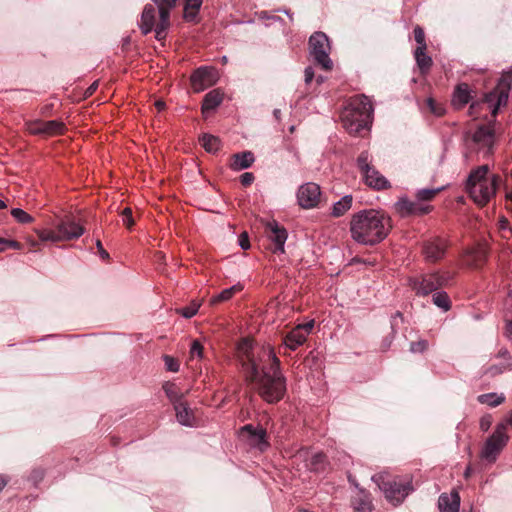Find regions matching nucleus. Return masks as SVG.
Returning <instances> with one entry per match:
<instances>
[{"label": "nucleus", "mask_w": 512, "mask_h": 512, "mask_svg": "<svg viewBox=\"0 0 512 512\" xmlns=\"http://www.w3.org/2000/svg\"><path fill=\"white\" fill-rule=\"evenodd\" d=\"M357 166L363 175L365 183L376 190L390 188L389 181L373 166L369 164V154L366 151L360 153L357 158Z\"/></svg>", "instance_id": "9b49d317"}, {"label": "nucleus", "mask_w": 512, "mask_h": 512, "mask_svg": "<svg viewBox=\"0 0 512 512\" xmlns=\"http://www.w3.org/2000/svg\"><path fill=\"white\" fill-rule=\"evenodd\" d=\"M448 247L449 243L447 239L434 236L423 241L422 254L426 262L437 263L444 258Z\"/></svg>", "instance_id": "f8f14e48"}, {"label": "nucleus", "mask_w": 512, "mask_h": 512, "mask_svg": "<svg viewBox=\"0 0 512 512\" xmlns=\"http://www.w3.org/2000/svg\"><path fill=\"white\" fill-rule=\"evenodd\" d=\"M217 80V70L212 67H200L196 69L190 77L191 86L195 92H201L207 89L214 85Z\"/></svg>", "instance_id": "2eb2a0df"}, {"label": "nucleus", "mask_w": 512, "mask_h": 512, "mask_svg": "<svg viewBox=\"0 0 512 512\" xmlns=\"http://www.w3.org/2000/svg\"><path fill=\"white\" fill-rule=\"evenodd\" d=\"M96 246L100 257L104 260L109 259V253L103 248V245L99 239L96 242Z\"/></svg>", "instance_id": "6e6d98bb"}, {"label": "nucleus", "mask_w": 512, "mask_h": 512, "mask_svg": "<svg viewBox=\"0 0 512 512\" xmlns=\"http://www.w3.org/2000/svg\"><path fill=\"white\" fill-rule=\"evenodd\" d=\"M414 38H415V41L419 44L418 47L426 48L425 33H424V30L420 26H416L414 28Z\"/></svg>", "instance_id": "c03bdc74"}, {"label": "nucleus", "mask_w": 512, "mask_h": 512, "mask_svg": "<svg viewBox=\"0 0 512 512\" xmlns=\"http://www.w3.org/2000/svg\"><path fill=\"white\" fill-rule=\"evenodd\" d=\"M440 191H441L440 188H437V189H429V188L421 189V190L417 191V193H416V200H417L418 203L432 201Z\"/></svg>", "instance_id": "4c0bfd02"}, {"label": "nucleus", "mask_w": 512, "mask_h": 512, "mask_svg": "<svg viewBox=\"0 0 512 512\" xmlns=\"http://www.w3.org/2000/svg\"><path fill=\"white\" fill-rule=\"evenodd\" d=\"M427 107L429 108L430 112H432L436 116H442L445 113V108L442 106V104L438 103L433 98L427 99Z\"/></svg>", "instance_id": "a19ab883"}, {"label": "nucleus", "mask_w": 512, "mask_h": 512, "mask_svg": "<svg viewBox=\"0 0 512 512\" xmlns=\"http://www.w3.org/2000/svg\"><path fill=\"white\" fill-rule=\"evenodd\" d=\"M174 409L176 411V417L179 423L186 426H193L195 423V416L188 406L187 402L183 401L181 403H178L174 406Z\"/></svg>", "instance_id": "393cba45"}, {"label": "nucleus", "mask_w": 512, "mask_h": 512, "mask_svg": "<svg viewBox=\"0 0 512 512\" xmlns=\"http://www.w3.org/2000/svg\"><path fill=\"white\" fill-rule=\"evenodd\" d=\"M202 5V0H186L184 8V18L188 21L195 19Z\"/></svg>", "instance_id": "c9c22d12"}, {"label": "nucleus", "mask_w": 512, "mask_h": 512, "mask_svg": "<svg viewBox=\"0 0 512 512\" xmlns=\"http://www.w3.org/2000/svg\"><path fill=\"white\" fill-rule=\"evenodd\" d=\"M500 181V176L495 174L489 175L488 165H482L471 171L466 189L477 205L485 206L495 195Z\"/></svg>", "instance_id": "39448f33"}, {"label": "nucleus", "mask_w": 512, "mask_h": 512, "mask_svg": "<svg viewBox=\"0 0 512 512\" xmlns=\"http://www.w3.org/2000/svg\"><path fill=\"white\" fill-rule=\"evenodd\" d=\"M472 473H473V469H472L471 465H468L464 472V477L466 479H468L472 475Z\"/></svg>", "instance_id": "e2e57ef3"}, {"label": "nucleus", "mask_w": 512, "mask_h": 512, "mask_svg": "<svg viewBox=\"0 0 512 512\" xmlns=\"http://www.w3.org/2000/svg\"><path fill=\"white\" fill-rule=\"evenodd\" d=\"M199 141L202 147L209 153H216L221 147L220 139L211 134H203Z\"/></svg>", "instance_id": "7c9ffc66"}, {"label": "nucleus", "mask_w": 512, "mask_h": 512, "mask_svg": "<svg viewBox=\"0 0 512 512\" xmlns=\"http://www.w3.org/2000/svg\"><path fill=\"white\" fill-rule=\"evenodd\" d=\"M314 78V71L312 67H307L305 69V82L309 84Z\"/></svg>", "instance_id": "13d9d810"}, {"label": "nucleus", "mask_w": 512, "mask_h": 512, "mask_svg": "<svg viewBox=\"0 0 512 512\" xmlns=\"http://www.w3.org/2000/svg\"><path fill=\"white\" fill-rule=\"evenodd\" d=\"M241 435H246L250 444L257 447L261 451L269 446L267 441V432L262 427H254L252 424H247L240 429Z\"/></svg>", "instance_id": "6ab92c4d"}, {"label": "nucleus", "mask_w": 512, "mask_h": 512, "mask_svg": "<svg viewBox=\"0 0 512 512\" xmlns=\"http://www.w3.org/2000/svg\"><path fill=\"white\" fill-rule=\"evenodd\" d=\"M236 356L246 381L254 383L259 396L274 404L286 393V378L280 371V360L269 346H257L253 339L242 338Z\"/></svg>", "instance_id": "f257e3e1"}, {"label": "nucleus", "mask_w": 512, "mask_h": 512, "mask_svg": "<svg viewBox=\"0 0 512 512\" xmlns=\"http://www.w3.org/2000/svg\"><path fill=\"white\" fill-rule=\"evenodd\" d=\"M353 198L351 195H346L333 205L332 215L340 217L344 215L352 206Z\"/></svg>", "instance_id": "72a5a7b5"}, {"label": "nucleus", "mask_w": 512, "mask_h": 512, "mask_svg": "<svg viewBox=\"0 0 512 512\" xmlns=\"http://www.w3.org/2000/svg\"><path fill=\"white\" fill-rule=\"evenodd\" d=\"M6 207H7L6 203L3 200H0V209H4Z\"/></svg>", "instance_id": "774afa93"}, {"label": "nucleus", "mask_w": 512, "mask_h": 512, "mask_svg": "<svg viewBox=\"0 0 512 512\" xmlns=\"http://www.w3.org/2000/svg\"><path fill=\"white\" fill-rule=\"evenodd\" d=\"M26 130L32 135L57 136L63 135L66 126L59 120H34L25 123Z\"/></svg>", "instance_id": "ddd939ff"}, {"label": "nucleus", "mask_w": 512, "mask_h": 512, "mask_svg": "<svg viewBox=\"0 0 512 512\" xmlns=\"http://www.w3.org/2000/svg\"><path fill=\"white\" fill-rule=\"evenodd\" d=\"M508 441L509 436L505 431V425L498 424L493 434L485 441L480 457L489 463H494Z\"/></svg>", "instance_id": "1a4fd4ad"}, {"label": "nucleus", "mask_w": 512, "mask_h": 512, "mask_svg": "<svg viewBox=\"0 0 512 512\" xmlns=\"http://www.w3.org/2000/svg\"><path fill=\"white\" fill-rule=\"evenodd\" d=\"M385 498L394 506L401 504L407 495L413 490L411 481L400 476H392L388 473H379L372 477Z\"/></svg>", "instance_id": "0eeeda50"}, {"label": "nucleus", "mask_w": 512, "mask_h": 512, "mask_svg": "<svg viewBox=\"0 0 512 512\" xmlns=\"http://www.w3.org/2000/svg\"><path fill=\"white\" fill-rule=\"evenodd\" d=\"M310 53L314 61L319 64L323 69L330 70L332 68V61L329 57V40L323 32H315L309 38Z\"/></svg>", "instance_id": "9d476101"}, {"label": "nucleus", "mask_w": 512, "mask_h": 512, "mask_svg": "<svg viewBox=\"0 0 512 512\" xmlns=\"http://www.w3.org/2000/svg\"><path fill=\"white\" fill-rule=\"evenodd\" d=\"M121 217H122L123 224L127 227V229H131L135 223L133 216H132V209L129 207H126L121 212Z\"/></svg>", "instance_id": "79ce46f5"}, {"label": "nucleus", "mask_w": 512, "mask_h": 512, "mask_svg": "<svg viewBox=\"0 0 512 512\" xmlns=\"http://www.w3.org/2000/svg\"><path fill=\"white\" fill-rule=\"evenodd\" d=\"M159 13V19H156V8L153 4H146L140 21V29L144 35L152 30L155 31V38L158 41L164 40L167 35V29L171 25L170 13L176 7L178 0H152Z\"/></svg>", "instance_id": "7ed1b4c3"}, {"label": "nucleus", "mask_w": 512, "mask_h": 512, "mask_svg": "<svg viewBox=\"0 0 512 512\" xmlns=\"http://www.w3.org/2000/svg\"><path fill=\"white\" fill-rule=\"evenodd\" d=\"M498 228L502 232L503 237H508V234L512 233V230L509 227V221L506 218L499 219Z\"/></svg>", "instance_id": "de8ad7c7"}, {"label": "nucleus", "mask_w": 512, "mask_h": 512, "mask_svg": "<svg viewBox=\"0 0 512 512\" xmlns=\"http://www.w3.org/2000/svg\"><path fill=\"white\" fill-rule=\"evenodd\" d=\"M327 465V457L322 452L315 453L311 457L309 463H307V467L314 472H324L327 468Z\"/></svg>", "instance_id": "c756f323"}, {"label": "nucleus", "mask_w": 512, "mask_h": 512, "mask_svg": "<svg viewBox=\"0 0 512 512\" xmlns=\"http://www.w3.org/2000/svg\"><path fill=\"white\" fill-rule=\"evenodd\" d=\"M425 50V47H417L415 50V59L422 73L427 72L432 65V59L425 53Z\"/></svg>", "instance_id": "473e14b6"}, {"label": "nucleus", "mask_w": 512, "mask_h": 512, "mask_svg": "<svg viewBox=\"0 0 512 512\" xmlns=\"http://www.w3.org/2000/svg\"><path fill=\"white\" fill-rule=\"evenodd\" d=\"M85 229L78 223L71 214L60 217L53 229H35V232L41 241H70L78 239L84 233Z\"/></svg>", "instance_id": "423d86ee"}, {"label": "nucleus", "mask_w": 512, "mask_h": 512, "mask_svg": "<svg viewBox=\"0 0 512 512\" xmlns=\"http://www.w3.org/2000/svg\"><path fill=\"white\" fill-rule=\"evenodd\" d=\"M438 506L441 512H458L460 506L459 493L453 491L451 494H441L438 500Z\"/></svg>", "instance_id": "b1692460"}, {"label": "nucleus", "mask_w": 512, "mask_h": 512, "mask_svg": "<svg viewBox=\"0 0 512 512\" xmlns=\"http://www.w3.org/2000/svg\"><path fill=\"white\" fill-rule=\"evenodd\" d=\"M395 210L401 217H408L412 215H425L432 210V206L424 205L416 201H410L407 198H400L395 203Z\"/></svg>", "instance_id": "a211bd4d"}, {"label": "nucleus", "mask_w": 512, "mask_h": 512, "mask_svg": "<svg viewBox=\"0 0 512 512\" xmlns=\"http://www.w3.org/2000/svg\"><path fill=\"white\" fill-rule=\"evenodd\" d=\"M254 161L255 157L251 151H243L230 157L229 167L234 171H240L251 167Z\"/></svg>", "instance_id": "5701e85b"}, {"label": "nucleus", "mask_w": 512, "mask_h": 512, "mask_svg": "<svg viewBox=\"0 0 512 512\" xmlns=\"http://www.w3.org/2000/svg\"><path fill=\"white\" fill-rule=\"evenodd\" d=\"M477 400L481 404H486L490 407H496L504 402L505 397L503 394L498 395L496 393H487L479 395Z\"/></svg>", "instance_id": "f704fd0d"}, {"label": "nucleus", "mask_w": 512, "mask_h": 512, "mask_svg": "<svg viewBox=\"0 0 512 512\" xmlns=\"http://www.w3.org/2000/svg\"><path fill=\"white\" fill-rule=\"evenodd\" d=\"M314 320H310L306 323L299 324L289 331L283 338V343L286 348L295 351L298 347L303 345L311 334L314 328Z\"/></svg>", "instance_id": "4468645a"}, {"label": "nucleus", "mask_w": 512, "mask_h": 512, "mask_svg": "<svg viewBox=\"0 0 512 512\" xmlns=\"http://www.w3.org/2000/svg\"><path fill=\"white\" fill-rule=\"evenodd\" d=\"M163 390L165 391V394L167 395V397L173 403L174 406L178 403L183 402L184 394L179 390L176 384L166 382L163 385Z\"/></svg>", "instance_id": "2f4dec72"}, {"label": "nucleus", "mask_w": 512, "mask_h": 512, "mask_svg": "<svg viewBox=\"0 0 512 512\" xmlns=\"http://www.w3.org/2000/svg\"><path fill=\"white\" fill-rule=\"evenodd\" d=\"M200 305V303L192 301L188 306L178 309L177 312L185 318H191L194 315H196L200 308Z\"/></svg>", "instance_id": "ea45409f"}, {"label": "nucleus", "mask_w": 512, "mask_h": 512, "mask_svg": "<svg viewBox=\"0 0 512 512\" xmlns=\"http://www.w3.org/2000/svg\"><path fill=\"white\" fill-rule=\"evenodd\" d=\"M45 475V471L42 468H35L32 470L30 474V480L33 481L34 484L40 482Z\"/></svg>", "instance_id": "09e8293b"}, {"label": "nucleus", "mask_w": 512, "mask_h": 512, "mask_svg": "<svg viewBox=\"0 0 512 512\" xmlns=\"http://www.w3.org/2000/svg\"><path fill=\"white\" fill-rule=\"evenodd\" d=\"M432 302L444 311H448L451 308V300L446 292L436 291L432 295Z\"/></svg>", "instance_id": "e433bc0d"}, {"label": "nucleus", "mask_w": 512, "mask_h": 512, "mask_svg": "<svg viewBox=\"0 0 512 512\" xmlns=\"http://www.w3.org/2000/svg\"><path fill=\"white\" fill-rule=\"evenodd\" d=\"M471 99L469 86L466 83H461L457 85L452 99V104L455 108L461 109L467 103H469Z\"/></svg>", "instance_id": "bb28decb"}, {"label": "nucleus", "mask_w": 512, "mask_h": 512, "mask_svg": "<svg viewBox=\"0 0 512 512\" xmlns=\"http://www.w3.org/2000/svg\"><path fill=\"white\" fill-rule=\"evenodd\" d=\"M354 512H371L372 502L369 493L359 490L356 496L351 500Z\"/></svg>", "instance_id": "a878e982"}, {"label": "nucleus", "mask_w": 512, "mask_h": 512, "mask_svg": "<svg viewBox=\"0 0 512 512\" xmlns=\"http://www.w3.org/2000/svg\"><path fill=\"white\" fill-rule=\"evenodd\" d=\"M453 277L454 274L450 271H435L410 278L409 286L417 295L427 296L440 288L449 286Z\"/></svg>", "instance_id": "6e6552de"}, {"label": "nucleus", "mask_w": 512, "mask_h": 512, "mask_svg": "<svg viewBox=\"0 0 512 512\" xmlns=\"http://www.w3.org/2000/svg\"><path fill=\"white\" fill-rule=\"evenodd\" d=\"M190 354H191V357H195L197 356L198 358H202L203 357V346L202 344L197 341V340H194L192 342V345H191V349H190Z\"/></svg>", "instance_id": "a18cd8bd"}, {"label": "nucleus", "mask_w": 512, "mask_h": 512, "mask_svg": "<svg viewBox=\"0 0 512 512\" xmlns=\"http://www.w3.org/2000/svg\"><path fill=\"white\" fill-rule=\"evenodd\" d=\"M428 348V341L420 340L416 342H412L410 345V350L414 353L416 352H424Z\"/></svg>", "instance_id": "49530a36"}, {"label": "nucleus", "mask_w": 512, "mask_h": 512, "mask_svg": "<svg viewBox=\"0 0 512 512\" xmlns=\"http://www.w3.org/2000/svg\"><path fill=\"white\" fill-rule=\"evenodd\" d=\"M298 203L305 209L316 207L321 200L320 186L316 183H306L299 187L297 192Z\"/></svg>", "instance_id": "f3484780"}, {"label": "nucleus", "mask_w": 512, "mask_h": 512, "mask_svg": "<svg viewBox=\"0 0 512 512\" xmlns=\"http://www.w3.org/2000/svg\"><path fill=\"white\" fill-rule=\"evenodd\" d=\"M11 215L21 224H28L33 222L34 218L20 208H13Z\"/></svg>", "instance_id": "58836bf2"}, {"label": "nucleus", "mask_w": 512, "mask_h": 512, "mask_svg": "<svg viewBox=\"0 0 512 512\" xmlns=\"http://www.w3.org/2000/svg\"><path fill=\"white\" fill-rule=\"evenodd\" d=\"M487 260V250L482 245L468 248L463 254V262L470 268L478 269L482 267Z\"/></svg>", "instance_id": "412c9836"}, {"label": "nucleus", "mask_w": 512, "mask_h": 512, "mask_svg": "<svg viewBox=\"0 0 512 512\" xmlns=\"http://www.w3.org/2000/svg\"><path fill=\"white\" fill-rule=\"evenodd\" d=\"M372 112V103L367 96L351 97L340 115L343 127L350 134H359L371 122Z\"/></svg>", "instance_id": "20e7f679"}, {"label": "nucleus", "mask_w": 512, "mask_h": 512, "mask_svg": "<svg viewBox=\"0 0 512 512\" xmlns=\"http://www.w3.org/2000/svg\"><path fill=\"white\" fill-rule=\"evenodd\" d=\"M239 245L242 249L246 250L250 247L249 236L247 232H242L238 238Z\"/></svg>", "instance_id": "864d4df0"}, {"label": "nucleus", "mask_w": 512, "mask_h": 512, "mask_svg": "<svg viewBox=\"0 0 512 512\" xmlns=\"http://www.w3.org/2000/svg\"><path fill=\"white\" fill-rule=\"evenodd\" d=\"M222 100H223V95L220 93L219 90L215 89V90L208 92L203 99V103H202V107H201L202 113L205 115L209 111L214 110L216 107H218L221 104Z\"/></svg>", "instance_id": "cd10ccee"}, {"label": "nucleus", "mask_w": 512, "mask_h": 512, "mask_svg": "<svg viewBox=\"0 0 512 512\" xmlns=\"http://www.w3.org/2000/svg\"><path fill=\"white\" fill-rule=\"evenodd\" d=\"M7 245H8V241L0 238V251H3Z\"/></svg>", "instance_id": "69168bd1"}, {"label": "nucleus", "mask_w": 512, "mask_h": 512, "mask_svg": "<svg viewBox=\"0 0 512 512\" xmlns=\"http://www.w3.org/2000/svg\"><path fill=\"white\" fill-rule=\"evenodd\" d=\"M165 367L168 371L177 372L179 370V362L172 356H164Z\"/></svg>", "instance_id": "37998d69"}, {"label": "nucleus", "mask_w": 512, "mask_h": 512, "mask_svg": "<svg viewBox=\"0 0 512 512\" xmlns=\"http://www.w3.org/2000/svg\"><path fill=\"white\" fill-rule=\"evenodd\" d=\"M500 424H504L505 425V431L507 432V428L508 427H511L512 428V411L511 413L507 416V418L501 422Z\"/></svg>", "instance_id": "bf43d9fd"}, {"label": "nucleus", "mask_w": 512, "mask_h": 512, "mask_svg": "<svg viewBox=\"0 0 512 512\" xmlns=\"http://www.w3.org/2000/svg\"><path fill=\"white\" fill-rule=\"evenodd\" d=\"M398 319L400 321H403V315L401 312H396L393 316H392V321H391V328H392V331L393 333L395 332V327L398 325Z\"/></svg>", "instance_id": "4d7b16f0"}, {"label": "nucleus", "mask_w": 512, "mask_h": 512, "mask_svg": "<svg viewBox=\"0 0 512 512\" xmlns=\"http://www.w3.org/2000/svg\"><path fill=\"white\" fill-rule=\"evenodd\" d=\"M391 228V218L375 209L359 211L350 221L352 239L364 245L373 246L380 243L388 236Z\"/></svg>", "instance_id": "f03ea898"}, {"label": "nucleus", "mask_w": 512, "mask_h": 512, "mask_svg": "<svg viewBox=\"0 0 512 512\" xmlns=\"http://www.w3.org/2000/svg\"><path fill=\"white\" fill-rule=\"evenodd\" d=\"M505 305H506L507 309H509L512 312V290L509 292V294L506 298ZM507 330H508L509 335L512 336V319L509 320V322H508Z\"/></svg>", "instance_id": "5fc2aeb1"}, {"label": "nucleus", "mask_w": 512, "mask_h": 512, "mask_svg": "<svg viewBox=\"0 0 512 512\" xmlns=\"http://www.w3.org/2000/svg\"><path fill=\"white\" fill-rule=\"evenodd\" d=\"M506 368H507L506 364L492 365L488 368L486 373L490 374L491 376H496L498 374H501Z\"/></svg>", "instance_id": "3c124183"}, {"label": "nucleus", "mask_w": 512, "mask_h": 512, "mask_svg": "<svg viewBox=\"0 0 512 512\" xmlns=\"http://www.w3.org/2000/svg\"><path fill=\"white\" fill-rule=\"evenodd\" d=\"M243 286L241 284H236L230 288L224 289L218 295L213 296L210 299L211 305H217L222 302H226L230 300L236 293L242 291Z\"/></svg>", "instance_id": "c85d7f7f"}, {"label": "nucleus", "mask_w": 512, "mask_h": 512, "mask_svg": "<svg viewBox=\"0 0 512 512\" xmlns=\"http://www.w3.org/2000/svg\"><path fill=\"white\" fill-rule=\"evenodd\" d=\"M254 179L255 177L251 172H245L240 176V182L245 187L250 186L253 183Z\"/></svg>", "instance_id": "603ef678"}, {"label": "nucleus", "mask_w": 512, "mask_h": 512, "mask_svg": "<svg viewBox=\"0 0 512 512\" xmlns=\"http://www.w3.org/2000/svg\"><path fill=\"white\" fill-rule=\"evenodd\" d=\"M348 480L350 483L354 484L356 487H358V484L355 482V480L352 478L351 475L348 476Z\"/></svg>", "instance_id": "338daca9"}, {"label": "nucleus", "mask_w": 512, "mask_h": 512, "mask_svg": "<svg viewBox=\"0 0 512 512\" xmlns=\"http://www.w3.org/2000/svg\"><path fill=\"white\" fill-rule=\"evenodd\" d=\"M155 106L158 109V111H161L165 108V103L163 101L158 100L155 102Z\"/></svg>", "instance_id": "0e129e2a"}, {"label": "nucleus", "mask_w": 512, "mask_h": 512, "mask_svg": "<svg viewBox=\"0 0 512 512\" xmlns=\"http://www.w3.org/2000/svg\"><path fill=\"white\" fill-rule=\"evenodd\" d=\"M7 483L8 479L4 475H0V492L4 489Z\"/></svg>", "instance_id": "680f3d73"}, {"label": "nucleus", "mask_w": 512, "mask_h": 512, "mask_svg": "<svg viewBox=\"0 0 512 512\" xmlns=\"http://www.w3.org/2000/svg\"><path fill=\"white\" fill-rule=\"evenodd\" d=\"M473 141L486 147L488 152L491 153L494 143V129L490 125H481L477 128L472 136Z\"/></svg>", "instance_id": "4be33fe9"}, {"label": "nucleus", "mask_w": 512, "mask_h": 512, "mask_svg": "<svg viewBox=\"0 0 512 512\" xmlns=\"http://www.w3.org/2000/svg\"><path fill=\"white\" fill-rule=\"evenodd\" d=\"M266 233L273 242V253H283L284 244L287 239V231L284 227L278 225L277 222H269L266 226Z\"/></svg>", "instance_id": "aec40b11"}, {"label": "nucleus", "mask_w": 512, "mask_h": 512, "mask_svg": "<svg viewBox=\"0 0 512 512\" xmlns=\"http://www.w3.org/2000/svg\"><path fill=\"white\" fill-rule=\"evenodd\" d=\"M97 87H98V82H94L93 84H91L90 87L86 91V95L91 96L96 91Z\"/></svg>", "instance_id": "052dcab7"}, {"label": "nucleus", "mask_w": 512, "mask_h": 512, "mask_svg": "<svg viewBox=\"0 0 512 512\" xmlns=\"http://www.w3.org/2000/svg\"><path fill=\"white\" fill-rule=\"evenodd\" d=\"M510 82L502 78L499 84L485 95V102L492 107V114L495 116L499 107L506 105L509 97Z\"/></svg>", "instance_id": "dca6fc26"}, {"label": "nucleus", "mask_w": 512, "mask_h": 512, "mask_svg": "<svg viewBox=\"0 0 512 512\" xmlns=\"http://www.w3.org/2000/svg\"><path fill=\"white\" fill-rule=\"evenodd\" d=\"M492 422H493V419L490 414H486V415L482 416L480 419V423H479L480 429L482 431H488L492 425Z\"/></svg>", "instance_id": "8fccbe9b"}]
</instances>
